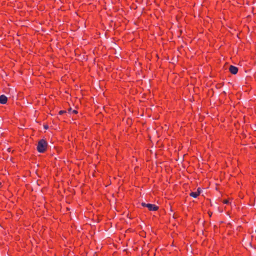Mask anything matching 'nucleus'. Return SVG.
Listing matches in <instances>:
<instances>
[{
  "mask_svg": "<svg viewBox=\"0 0 256 256\" xmlns=\"http://www.w3.org/2000/svg\"><path fill=\"white\" fill-rule=\"evenodd\" d=\"M229 70L232 74H236L238 72V68L236 66H230L229 68Z\"/></svg>",
  "mask_w": 256,
  "mask_h": 256,
  "instance_id": "7ed1b4c3",
  "label": "nucleus"
},
{
  "mask_svg": "<svg viewBox=\"0 0 256 256\" xmlns=\"http://www.w3.org/2000/svg\"><path fill=\"white\" fill-rule=\"evenodd\" d=\"M201 192H202L201 189L200 188H198L197 189V192H196L199 195L200 194Z\"/></svg>",
  "mask_w": 256,
  "mask_h": 256,
  "instance_id": "423d86ee",
  "label": "nucleus"
},
{
  "mask_svg": "<svg viewBox=\"0 0 256 256\" xmlns=\"http://www.w3.org/2000/svg\"><path fill=\"white\" fill-rule=\"evenodd\" d=\"M190 196L193 198H196L198 194L196 193V192H192L190 194Z\"/></svg>",
  "mask_w": 256,
  "mask_h": 256,
  "instance_id": "39448f33",
  "label": "nucleus"
},
{
  "mask_svg": "<svg viewBox=\"0 0 256 256\" xmlns=\"http://www.w3.org/2000/svg\"><path fill=\"white\" fill-rule=\"evenodd\" d=\"M224 204H228V200H224Z\"/></svg>",
  "mask_w": 256,
  "mask_h": 256,
  "instance_id": "6e6552de",
  "label": "nucleus"
},
{
  "mask_svg": "<svg viewBox=\"0 0 256 256\" xmlns=\"http://www.w3.org/2000/svg\"><path fill=\"white\" fill-rule=\"evenodd\" d=\"M8 100L7 97L4 95H1L0 96V103L2 104H5Z\"/></svg>",
  "mask_w": 256,
  "mask_h": 256,
  "instance_id": "20e7f679",
  "label": "nucleus"
},
{
  "mask_svg": "<svg viewBox=\"0 0 256 256\" xmlns=\"http://www.w3.org/2000/svg\"><path fill=\"white\" fill-rule=\"evenodd\" d=\"M72 110V108H70L68 110V111L70 112Z\"/></svg>",
  "mask_w": 256,
  "mask_h": 256,
  "instance_id": "9b49d317",
  "label": "nucleus"
},
{
  "mask_svg": "<svg viewBox=\"0 0 256 256\" xmlns=\"http://www.w3.org/2000/svg\"><path fill=\"white\" fill-rule=\"evenodd\" d=\"M44 128L46 130V129H48V125H44Z\"/></svg>",
  "mask_w": 256,
  "mask_h": 256,
  "instance_id": "9d476101",
  "label": "nucleus"
},
{
  "mask_svg": "<svg viewBox=\"0 0 256 256\" xmlns=\"http://www.w3.org/2000/svg\"><path fill=\"white\" fill-rule=\"evenodd\" d=\"M72 113L75 114L78 113V111L76 110H72Z\"/></svg>",
  "mask_w": 256,
  "mask_h": 256,
  "instance_id": "1a4fd4ad",
  "label": "nucleus"
},
{
  "mask_svg": "<svg viewBox=\"0 0 256 256\" xmlns=\"http://www.w3.org/2000/svg\"><path fill=\"white\" fill-rule=\"evenodd\" d=\"M48 146V143L46 141L43 139L40 140L37 146V150L39 152L42 153L44 152Z\"/></svg>",
  "mask_w": 256,
  "mask_h": 256,
  "instance_id": "f257e3e1",
  "label": "nucleus"
},
{
  "mask_svg": "<svg viewBox=\"0 0 256 256\" xmlns=\"http://www.w3.org/2000/svg\"><path fill=\"white\" fill-rule=\"evenodd\" d=\"M142 205L143 206H146L150 210L155 211L158 210V206H156L155 204H146L144 202H142Z\"/></svg>",
  "mask_w": 256,
  "mask_h": 256,
  "instance_id": "f03ea898",
  "label": "nucleus"
},
{
  "mask_svg": "<svg viewBox=\"0 0 256 256\" xmlns=\"http://www.w3.org/2000/svg\"><path fill=\"white\" fill-rule=\"evenodd\" d=\"M66 112V111H64V110H60V112H59V114H63L65 113Z\"/></svg>",
  "mask_w": 256,
  "mask_h": 256,
  "instance_id": "0eeeda50",
  "label": "nucleus"
}]
</instances>
